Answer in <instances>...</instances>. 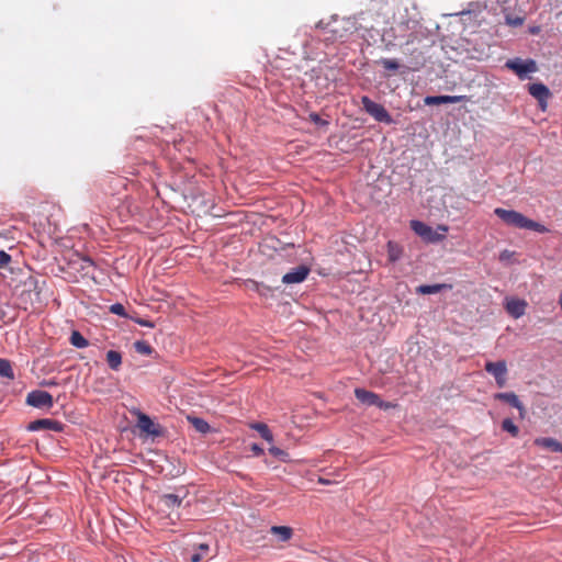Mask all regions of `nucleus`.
Instances as JSON below:
<instances>
[{"label": "nucleus", "mask_w": 562, "mask_h": 562, "mask_svg": "<svg viewBox=\"0 0 562 562\" xmlns=\"http://www.w3.org/2000/svg\"><path fill=\"white\" fill-rule=\"evenodd\" d=\"M315 29L321 31L322 40L326 43H334L336 41H342L349 34L358 31V26H341L340 19L337 15H333L328 22L321 20L316 23Z\"/></svg>", "instance_id": "f257e3e1"}, {"label": "nucleus", "mask_w": 562, "mask_h": 562, "mask_svg": "<svg viewBox=\"0 0 562 562\" xmlns=\"http://www.w3.org/2000/svg\"><path fill=\"white\" fill-rule=\"evenodd\" d=\"M411 228L416 235L430 244L442 241L446 238V233L448 232V227L446 225H439L437 229H434L430 225L418 220L411 221Z\"/></svg>", "instance_id": "f03ea898"}, {"label": "nucleus", "mask_w": 562, "mask_h": 562, "mask_svg": "<svg viewBox=\"0 0 562 562\" xmlns=\"http://www.w3.org/2000/svg\"><path fill=\"white\" fill-rule=\"evenodd\" d=\"M505 68L512 70L520 80L530 79V75L538 71L537 61L532 58L514 57L507 59Z\"/></svg>", "instance_id": "7ed1b4c3"}, {"label": "nucleus", "mask_w": 562, "mask_h": 562, "mask_svg": "<svg viewBox=\"0 0 562 562\" xmlns=\"http://www.w3.org/2000/svg\"><path fill=\"white\" fill-rule=\"evenodd\" d=\"M361 104L364 111L371 115L376 122L391 125L394 123V119L389 111L381 103L374 102L368 95L361 98Z\"/></svg>", "instance_id": "20e7f679"}, {"label": "nucleus", "mask_w": 562, "mask_h": 562, "mask_svg": "<svg viewBox=\"0 0 562 562\" xmlns=\"http://www.w3.org/2000/svg\"><path fill=\"white\" fill-rule=\"evenodd\" d=\"M494 214L502 220L505 224L524 229L527 216L515 210H506L496 207Z\"/></svg>", "instance_id": "39448f33"}, {"label": "nucleus", "mask_w": 562, "mask_h": 562, "mask_svg": "<svg viewBox=\"0 0 562 562\" xmlns=\"http://www.w3.org/2000/svg\"><path fill=\"white\" fill-rule=\"evenodd\" d=\"M484 370L494 376L495 382L498 387H504L507 382V364L505 360L498 361H486L484 364Z\"/></svg>", "instance_id": "423d86ee"}, {"label": "nucleus", "mask_w": 562, "mask_h": 562, "mask_svg": "<svg viewBox=\"0 0 562 562\" xmlns=\"http://www.w3.org/2000/svg\"><path fill=\"white\" fill-rule=\"evenodd\" d=\"M26 405L34 408H52L54 400L50 393L42 390H33L26 395Z\"/></svg>", "instance_id": "0eeeda50"}, {"label": "nucleus", "mask_w": 562, "mask_h": 562, "mask_svg": "<svg viewBox=\"0 0 562 562\" xmlns=\"http://www.w3.org/2000/svg\"><path fill=\"white\" fill-rule=\"evenodd\" d=\"M25 428L27 431L33 432L41 430H52L55 432H61L64 431L65 424L52 418H40L29 423Z\"/></svg>", "instance_id": "6e6552de"}, {"label": "nucleus", "mask_w": 562, "mask_h": 562, "mask_svg": "<svg viewBox=\"0 0 562 562\" xmlns=\"http://www.w3.org/2000/svg\"><path fill=\"white\" fill-rule=\"evenodd\" d=\"M529 94L538 101L542 111L547 110L548 99L551 95L550 89L542 82H532L528 85Z\"/></svg>", "instance_id": "1a4fd4ad"}, {"label": "nucleus", "mask_w": 562, "mask_h": 562, "mask_svg": "<svg viewBox=\"0 0 562 562\" xmlns=\"http://www.w3.org/2000/svg\"><path fill=\"white\" fill-rule=\"evenodd\" d=\"M311 272V268L306 265H300L292 268L290 271L283 274L282 283L284 284H299L304 282Z\"/></svg>", "instance_id": "9d476101"}, {"label": "nucleus", "mask_w": 562, "mask_h": 562, "mask_svg": "<svg viewBox=\"0 0 562 562\" xmlns=\"http://www.w3.org/2000/svg\"><path fill=\"white\" fill-rule=\"evenodd\" d=\"M137 426L142 432H145L147 436L155 438L159 437L164 434L160 425L156 424L150 416L140 413L137 419Z\"/></svg>", "instance_id": "9b49d317"}, {"label": "nucleus", "mask_w": 562, "mask_h": 562, "mask_svg": "<svg viewBox=\"0 0 562 562\" xmlns=\"http://www.w3.org/2000/svg\"><path fill=\"white\" fill-rule=\"evenodd\" d=\"M463 101H470L469 95L460 94V95H449V94H438V95H426L424 99V103L426 105H440V104H453Z\"/></svg>", "instance_id": "f8f14e48"}, {"label": "nucleus", "mask_w": 562, "mask_h": 562, "mask_svg": "<svg viewBox=\"0 0 562 562\" xmlns=\"http://www.w3.org/2000/svg\"><path fill=\"white\" fill-rule=\"evenodd\" d=\"M494 400L507 403L508 405H510L512 407L516 408L519 412V416L521 418L525 417L526 408L520 398L518 397V395L515 394L514 392L495 393Z\"/></svg>", "instance_id": "ddd939ff"}, {"label": "nucleus", "mask_w": 562, "mask_h": 562, "mask_svg": "<svg viewBox=\"0 0 562 562\" xmlns=\"http://www.w3.org/2000/svg\"><path fill=\"white\" fill-rule=\"evenodd\" d=\"M355 396L361 404L368 407H376V404H379L380 396L376 393L362 387L355 389Z\"/></svg>", "instance_id": "4468645a"}, {"label": "nucleus", "mask_w": 562, "mask_h": 562, "mask_svg": "<svg viewBox=\"0 0 562 562\" xmlns=\"http://www.w3.org/2000/svg\"><path fill=\"white\" fill-rule=\"evenodd\" d=\"M527 303L524 300L520 299H510L507 300L505 304V308L507 313L514 317L519 318L525 314Z\"/></svg>", "instance_id": "2eb2a0df"}, {"label": "nucleus", "mask_w": 562, "mask_h": 562, "mask_svg": "<svg viewBox=\"0 0 562 562\" xmlns=\"http://www.w3.org/2000/svg\"><path fill=\"white\" fill-rule=\"evenodd\" d=\"M451 289L447 283L420 284L416 288V293L422 295L437 294L442 290Z\"/></svg>", "instance_id": "dca6fc26"}, {"label": "nucleus", "mask_w": 562, "mask_h": 562, "mask_svg": "<svg viewBox=\"0 0 562 562\" xmlns=\"http://www.w3.org/2000/svg\"><path fill=\"white\" fill-rule=\"evenodd\" d=\"M184 495L173 494V493H167L162 494L160 496V503L168 509L178 508L182 505Z\"/></svg>", "instance_id": "f3484780"}, {"label": "nucleus", "mask_w": 562, "mask_h": 562, "mask_svg": "<svg viewBox=\"0 0 562 562\" xmlns=\"http://www.w3.org/2000/svg\"><path fill=\"white\" fill-rule=\"evenodd\" d=\"M535 445L538 447L546 448L552 452L562 453V442L551 437H540L535 440Z\"/></svg>", "instance_id": "a211bd4d"}, {"label": "nucleus", "mask_w": 562, "mask_h": 562, "mask_svg": "<svg viewBox=\"0 0 562 562\" xmlns=\"http://www.w3.org/2000/svg\"><path fill=\"white\" fill-rule=\"evenodd\" d=\"M403 247L393 240H389L386 244L387 260L395 263L403 257Z\"/></svg>", "instance_id": "6ab92c4d"}, {"label": "nucleus", "mask_w": 562, "mask_h": 562, "mask_svg": "<svg viewBox=\"0 0 562 562\" xmlns=\"http://www.w3.org/2000/svg\"><path fill=\"white\" fill-rule=\"evenodd\" d=\"M270 532L278 537V539L282 542L290 540L293 535L292 528L288 526H272L270 528Z\"/></svg>", "instance_id": "aec40b11"}, {"label": "nucleus", "mask_w": 562, "mask_h": 562, "mask_svg": "<svg viewBox=\"0 0 562 562\" xmlns=\"http://www.w3.org/2000/svg\"><path fill=\"white\" fill-rule=\"evenodd\" d=\"M106 362L111 370L117 371L122 364V355L117 350L106 352Z\"/></svg>", "instance_id": "412c9836"}, {"label": "nucleus", "mask_w": 562, "mask_h": 562, "mask_svg": "<svg viewBox=\"0 0 562 562\" xmlns=\"http://www.w3.org/2000/svg\"><path fill=\"white\" fill-rule=\"evenodd\" d=\"M188 420L194 427V429L200 434H207L211 430L210 424L201 417H188Z\"/></svg>", "instance_id": "4be33fe9"}, {"label": "nucleus", "mask_w": 562, "mask_h": 562, "mask_svg": "<svg viewBox=\"0 0 562 562\" xmlns=\"http://www.w3.org/2000/svg\"><path fill=\"white\" fill-rule=\"evenodd\" d=\"M251 428L257 430L263 440H266L268 442L273 441V434L270 430V428L268 427V425H266L263 423H255L251 425Z\"/></svg>", "instance_id": "5701e85b"}, {"label": "nucleus", "mask_w": 562, "mask_h": 562, "mask_svg": "<svg viewBox=\"0 0 562 562\" xmlns=\"http://www.w3.org/2000/svg\"><path fill=\"white\" fill-rule=\"evenodd\" d=\"M0 376L8 380H13L15 378L10 360L0 358Z\"/></svg>", "instance_id": "b1692460"}, {"label": "nucleus", "mask_w": 562, "mask_h": 562, "mask_svg": "<svg viewBox=\"0 0 562 562\" xmlns=\"http://www.w3.org/2000/svg\"><path fill=\"white\" fill-rule=\"evenodd\" d=\"M69 341L74 347L78 349L86 348L89 345L88 339L85 338L82 334L78 330H72Z\"/></svg>", "instance_id": "393cba45"}, {"label": "nucleus", "mask_w": 562, "mask_h": 562, "mask_svg": "<svg viewBox=\"0 0 562 562\" xmlns=\"http://www.w3.org/2000/svg\"><path fill=\"white\" fill-rule=\"evenodd\" d=\"M501 427L503 431L508 432L513 438H517L519 436L518 426L509 417L503 419Z\"/></svg>", "instance_id": "a878e982"}, {"label": "nucleus", "mask_w": 562, "mask_h": 562, "mask_svg": "<svg viewBox=\"0 0 562 562\" xmlns=\"http://www.w3.org/2000/svg\"><path fill=\"white\" fill-rule=\"evenodd\" d=\"M524 229L533 231L540 234H546L550 232V229L546 225L541 224L540 222L533 221L529 217H527L526 220Z\"/></svg>", "instance_id": "bb28decb"}, {"label": "nucleus", "mask_w": 562, "mask_h": 562, "mask_svg": "<svg viewBox=\"0 0 562 562\" xmlns=\"http://www.w3.org/2000/svg\"><path fill=\"white\" fill-rule=\"evenodd\" d=\"M210 546L207 543H201L189 557L190 562H200L209 552Z\"/></svg>", "instance_id": "cd10ccee"}, {"label": "nucleus", "mask_w": 562, "mask_h": 562, "mask_svg": "<svg viewBox=\"0 0 562 562\" xmlns=\"http://www.w3.org/2000/svg\"><path fill=\"white\" fill-rule=\"evenodd\" d=\"M269 453L272 454L274 458H277L281 462L288 463L291 461V457H290L289 452H286L285 450L279 448V447H276V446L270 447Z\"/></svg>", "instance_id": "c85d7f7f"}, {"label": "nucleus", "mask_w": 562, "mask_h": 562, "mask_svg": "<svg viewBox=\"0 0 562 562\" xmlns=\"http://www.w3.org/2000/svg\"><path fill=\"white\" fill-rule=\"evenodd\" d=\"M378 64L381 65L385 70H389V71H397L401 67L398 60L392 59V58L383 57L378 61Z\"/></svg>", "instance_id": "c756f323"}, {"label": "nucleus", "mask_w": 562, "mask_h": 562, "mask_svg": "<svg viewBox=\"0 0 562 562\" xmlns=\"http://www.w3.org/2000/svg\"><path fill=\"white\" fill-rule=\"evenodd\" d=\"M134 349L140 355L149 356L154 352L153 347L145 340H137L134 342Z\"/></svg>", "instance_id": "7c9ffc66"}, {"label": "nucleus", "mask_w": 562, "mask_h": 562, "mask_svg": "<svg viewBox=\"0 0 562 562\" xmlns=\"http://www.w3.org/2000/svg\"><path fill=\"white\" fill-rule=\"evenodd\" d=\"M109 310L114 315H117V316H121L124 318H128V319L131 317V315L126 312L124 305L121 303H114V304L110 305Z\"/></svg>", "instance_id": "2f4dec72"}, {"label": "nucleus", "mask_w": 562, "mask_h": 562, "mask_svg": "<svg viewBox=\"0 0 562 562\" xmlns=\"http://www.w3.org/2000/svg\"><path fill=\"white\" fill-rule=\"evenodd\" d=\"M505 21L506 24H508L509 26L518 27L524 24L525 18L519 15L506 14Z\"/></svg>", "instance_id": "473e14b6"}, {"label": "nucleus", "mask_w": 562, "mask_h": 562, "mask_svg": "<svg viewBox=\"0 0 562 562\" xmlns=\"http://www.w3.org/2000/svg\"><path fill=\"white\" fill-rule=\"evenodd\" d=\"M310 121L313 122L316 126H319V127H324V126H327L329 123L328 121L324 120L318 113L316 112H311L310 115Z\"/></svg>", "instance_id": "72a5a7b5"}, {"label": "nucleus", "mask_w": 562, "mask_h": 562, "mask_svg": "<svg viewBox=\"0 0 562 562\" xmlns=\"http://www.w3.org/2000/svg\"><path fill=\"white\" fill-rule=\"evenodd\" d=\"M130 319H132L134 323H136L140 326H144V327H149V328L155 327V323L149 319H145V318L137 317V316L136 317L131 316Z\"/></svg>", "instance_id": "f704fd0d"}, {"label": "nucleus", "mask_w": 562, "mask_h": 562, "mask_svg": "<svg viewBox=\"0 0 562 562\" xmlns=\"http://www.w3.org/2000/svg\"><path fill=\"white\" fill-rule=\"evenodd\" d=\"M77 263L79 265V270H86L88 267L94 266L93 260L90 259L89 257L81 258Z\"/></svg>", "instance_id": "c9c22d12"}, {"label": "nucleus", "mask_w": 562, "mask_h": 562, "mask_svg": "<svg viewBox=\"0 0 562 562\" xmlns=\"http://www.w3.org/2000/svg\"><path fill=\"white\" fill-rule=\"evenodd\" d=\"M418 21L416 19H407L406 21H403L402 24L405 26V30L407 31H415L418 26Z\"/></svg>", "instance_id": "e433bc0d"}, {"label": "nucleus", "mask_w": 562, "mask_h": 562, "mask_svg": "<svg viewBox=\"0 0 562 562\" xmlns=\"http://www.w3.org/2000/svg\"><path fill=\"white\" fill-rule=\"evenodd\" d=\"M11 260L12 258L7 251L0 250V269L9 265Z\"/></svg>", "instance_id": "4c0bfd02"}, {"label": "nucleus", "mask_w": 562, "mask_h": 562, "mask_svg": "<svg viewBox=\"0 0 562 562\" xmlns=\"http://www.w3.org/2000/svg\"><path fill=\"white\" fill-rule=\"evenodd\" d=\"M341 26H358V18H347V19H340Z\"/></svg>", "instance_id": "58836bf2"}, {"label": "nucleus", "mask_w": 562, "mask_h": 562, "mask_svg": "<svg viewBox=\"0 0 562 562\" xmlns=\"http://www.w3.org/2000/svg\"><path fill=\"white\" fill-rule=\"evenodd\" d=\"M250 450L255 457H260L265 453L263 448L256 442L250 445Z\"/></svg>", "instance_id": "ea45409f"}, {"label": "nucleus", "mask_w": 562, "mask_h": 562, "mask_svg": "<svg viewBox=\"0 0 562 562\" xmlns=\"http://www.w3.org/2000/svg\"><path fill=\"white\" fill-rule=\"evenodd\" d=\"M256 291L259 292L261 295H267L271 289L270 286L263 284V283H255Z\"/></svg>", "instance_id": "a19ab883"}, {"label": "nucleus", "mask_w": 562, "mask_h": 562, "mask_svg": "<svg viewBox=\"0 0 562 562\" xmlns=\"http://www.w3.org/2000/svg\"><path fill=\"white\" fill-rule=\"evenodd\" d=\"M41 385L45 386V387H54V386H58L59 382L57 381L56 378H52V379L43 380L41 382Z\"/></svg>", "instance_id": "79ce46f5"}, {"label": "nucleus", "mask_w": 562, "mask_h": 562, "mask_svg": "<svg viewBox=\"0 0 562 562\" xmlns=\"http://www.w3.org/2000/svg\"><path fill=\"white\" fill-rule=\"evenodd\" d=\"M376 407L380 409L387 411V409L394 407V404H392L391 402H385V401L381 400V397H380L379 404H376Z\"/></svg>", "instance_id": "37998d69"}, {"label": "nucleus", "mask_w": 562, "mask_h": 562, "mask_svg": "<svg viewBox=\"0 0 562 562\" xmlns=\"http://www.w3.org/2000/svg\"><path fill=\"white\" fill-rule=\"evenodd\" d=\"M318 71H321V69H316V68H313L311 70V78L314 79V78H318Z\"/></svg>", "instance_id": "c03bdc74"}, {"label": "nucleus", "mask_w": 562, "mask_h": 562, "mask_svg": "<svg viewBox=\"0 0 562 562\" xmlns=\"http://www.w3.org/2000/svg\"><path fill=\"white\" fill-rule=\"evenodd\" d=\"M539 32V26H533L530 29L531 34H537Z\"/></svg>", "instance_id": "a18cd8bd"}, {"label": "nucleus", "mask_w": 562, "mask_h": 562, "mask_svg": "<svg viewBox=\"0 0 562 562\" xmlns=\"http://www.w3.org/2000/svg\"><path fill=\"white\" fill-rule=\"evenodd\" d=\"M559 304H560V306H561V308H562V293H561V294H560V296H559Z\"/></svg>", "instance_id": "49530a36"}, {"label": "nucleus", "mask_w": 562, "mask_h": 562, "mask_svg": "<svg viewBox=\"0 0 562 562\" xmlns=\"http://www.w3.org/2000/svg\"><path fill=\"white\" fill-rule=\"evenodd\" d=\"M319 482L323 483V484H327L328 483V481L324 480V479H319Z\"/></svg>", "instance_id": "de8ad7c7"}, {"label": "nucleus", "mask_w": 562, "mask_h": 562, "mask_svg": "<svg viewBox=\"0 0 562 562\" xmlns=\"http://www.w3.org/2000/svg\"><path fill=\"white\" fill-rule=\"evenodd\" d=\"M4 315H5V312H4V311H1V312H0V318H3V317H4Z\"/></svg>", "instance_id": "09e8293b"}]
</instances>
